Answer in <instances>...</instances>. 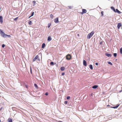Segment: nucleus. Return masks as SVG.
I'll list each match as a JSON object with an SVG mask.
<instances>
[{
  "label": "nucleus",
  "instance_id": "1",
  "mask_svg": "<svg viewBox=\"0 0 122 122\" xmlns=\"http://www.w3.org/2000/svg\"><path fill=\"white\" fill-rule=\"evenodd\" d=\"M0 33L1 34V36L4 37H6V36H8L9 37H11L10 35H7L5 34L4 33V32H3L1 30H0Z\"/></svg>",
  "mask_w": 122,
  "mask_h": 122
},
{
  "label": "nucleus",
  "instance_id": "2",
  "mask_svg": "<svg viewBox=\"0 0 122 122\" xmlns=\"http://www.w3.org/2000/svg\"><path fill=\"white\" fill-rule=\"evenodd\" d=\"M94 33V31H92L87 36V39H90Z\"/></svg>",
  "mask_w": 122,
  "mask_h": 122
},
{
  "label": "nucleus",
  "instance_id": "3",
  "mask_svg": "<svg viewBox=\"0 0 122 122\" xmlns=\"http://www.w3.org/2000/svg\"><path fill=\"white\" fill-rule=\"evenodd\" d=\"M66 59L67 60H69L71 59V56L70 54H68L66 56Z\"/></svg>",
  "mask_w": 122,
  "mask_h": 122
},
{
  "label": "nucleus",
  "instance_id": "4",
  "mask_svg": "<svg viewBox=\"0 0 122 122\" xmlns=\"http://www.w3.org/2000/svg\"><path fill=\"white\" fill-rule=\"evenodd\" d=\"M122 25V24L121 23H119L117 24V27L118 29H119L120 28V27Z\"/></svg>",
  "mask_w": 122,
  "mask_h": 122
},
{
  "label": "nucleus",
  "instance_id": "5",
  "mask_svg": "<svg viewBox=\"0 0 122 122\" xmlns=\"http://www.w3.org/2000/svg\"><path fill=\"white\" fill-rule=\"evenodd\" d=\"M54 22L56 23H58V17L56 18L54 20Z\"/></svg>",
  "mask_w": 122,
  "mask_h": 122
},
{
  "label": "nucleus",
  "instance_id": "6",
  "mask_svg": "<svg viewBox=\"0 0 122 122\" xmlns=\"http://www.w3.org/2000/svg\"><path fill=\"white\" fill-rule=\"evenodd\" d=\"M87 12V10H86L84 9H82V12L81 13V14H83L84 13H86Z\"/></svg>",
  "mask_w": 122,
  "mask_h": 122
},
{
  "label": "nucleus",
  "instance_id": "7",
  "mask_svg": "<svg viewBox=\"0 0 122 122\" xmlns=\"http://www.w3.org/2000/svg\"><path fill=\"white\" fill-rule=\"evenodd\" d=\"M3 22V18L1 16H0V22L2 24Z\"/></svg>",
  "mask_w": 122,
  "mask_h": 122
},
{
  "label": "nucleus",
  "instance_id": "8",
  "mask_svg": "<svg viewBox=\"0 0 122 122\" xmlns=\"http://www.w3.org/2000/svg\"><path fill=\"white\" fill-rule=\"evenodd\" d=\"M39 57V56L38 55H36L35 58L33 59V62L35 61Z\"/></svg>",
  "mask_w": 122,
  "mask_h": 122
},
{
  "label": "nucleus",
  "instance_id": "9",
  "mask_svg": "<svg viewBox=\"0 0 122 122\" xmlns=\"http://www.w3.org/2000/svg\"><path fill=\"white\" fill-rule=\"evenodd\" d=\"M83 65L84 66H86L87 63L86 61L84 60H83Z\"/></svg>",
  "mask_w": 122,
  "mask_h": 122
},
{
  "label": "nucleus",
  "instance_id": "10",
  "mask_svg": "<svg viewBox=\"0 0 122 122\" xmlns=\"http://www.w3.org/2000/svg\"><path fill=\"white\" fill-rule=\"evenodd\" d=\"M115 12H117L118 14H121V12L119 11L117 9H116L115 11Z\"/></svg>",
  "mask_w": 122,
  "mask_h": 122
},
{
  "label": "nucleus",
  "instance_id": "11",
  "mask_svg": "<svg viewBox=\"0 0 122 122\" xmlns=\"http://www.w3.org/2000/svg\"><path fill=\"white\" fill-rule=\"evenodd\" d=\"M105 55L109 57H111L112 56V55L111 54L106 53L105 54Z\"/></svg>",
  "mask_w": 122,
  "mask_h": 122
},
{
  "label": "nucleus",
  "instance_id": "12",
  "mask_svg": "<svg viewBox=\"0 0 122 122\" xmlns=\"http://www.w3.org/2000/svg\"><path fill=\"white\" fill-rule=\"evenodd\" d=\"M8 122H12V119L10 118H8Z\"/></svg>",
  "mask_w": 122,
  "mask_h": 122
},
{
  "label": "nucleus",
  "instance_id": "13",
  "mask_svg": "<svg viewBox=\"0 0 122 122\" xmlns=\"http://www.w3.org/2000/svg\"><path fill=\"white\" fill-rule=\"evenodd\" d=\"M52 40V38L50 36H49L48 37V41H51Z\"/></svg>",
  "mask_w": 122,
  "mask_h": 122
},
{
  "label": "nucleus",
  "instance_id": "14",
  "mask_svg": "<svg viewBox=\"0 0 122 122\" xmlns=\"http://www.w3.org/2000/svg\"><path fill=\"white\" fill-rule=\"evenodd\" d=\"M120 104H118L117 105V106H116L113 107L112 108L115 109L117 108L118 107V106Z\"/></svg>",
  "mask_w": 122,
  "mask_h": 122
},
{
  "label": "nucleus",
  "instance_id": "15",
  "mask_svg": "<svg viewBox=\"0 0 122 122\" xmlns=\"http://www.w3.org/2000/svg\"><path fill=\"white\" fill-rule=\"evenodd\" d=\"M98 86L97 85H94L92 86V88L93 89H96L97 88Z\"/></svg>",
  "mask_w": 122,
  "mask_h": 122
},
{
  "label": "nucleus",
  "instance_id": "16",
  "mask_svg": "<svg viewBox=\"0 0 122 122\" xmlns=\"http://www.w3.org/2000/svg\"><path fill=\"white\" fill-rule=\"evenodd\" d=\"M65 69V68L64 67H61L60 68V69L61 71H64Z\"/></svg>",
  "mask_w": 122,
  "mask_h": 122
},
{
  "label": "nucleus",
  "instance_id": "17",
  "mask_svg": "<svg viewBox=\"0 0 122 122\" xmlns=\"http://www.w3.org/2000/svg\"><path fill=\"white\" fill-rule=\"evenodd\" d=\"M111 9L114 12H115V10L114 7L112 6L111 7Z\"/></svg>",
  "mask_w": 122,
  "mask_h": 122
},
{
  "label": "nucleus",
  "instance_id": "18",
  "mask_svg": "<svg viewBox=\"0 0 122 122\" xmlns=\"http://www.w3.org/2000/svg\"><path fill=\"white\" fill-rule=\"evenodd\" d=\"M45 44L44 43H43L42 44V48H44L45 47Z\"/></svg>",
  "mask_w": 122,
  "mask_h": 122
},
{
  "label": "nucleus",
  "instance_id": "19",
  "mask_svg": "<svg viewBox=\"0 0 122 122\" xmlns=\"http://www.w3.org/2000/svg\"><path fill=\"white\" fill-rule=\"evenodd\" d=\"M89 68L91 69L92 70V69L93 68L92 66L91 65H90Z\"/></svg>",
  "mask_w": 122,
  "mask_h": 122
},
{
  "label": "nucleus",
  "instance_id": "20",
  "mask_svg": "<svg viewBox=\"0 0 122 122\" xmlns=\"http://www.w3.org/2000/svg\"><path fill=\"white\" fill-rule=\"evenodd\" d=\"M120 54H122V47L120 48Z\"/></svg>",
  "mask_w": 122,
  "mask_h": 122
},
{
  "label": "nucleus",
  "instance_id": "21",
  "mask_svg": "<svg viewBox=\"0 0 122 122\" xmlns=\"http://www.w3.org/2000/svg\"><path fill=\"white\" fill-rule=\"evenodd\" d=\"M34 86L36 88H38V87L37 86V85L36 84H34Z\"/></svg>",
  "mask_w": 122,
  "mask_h": 122
},
{
  "label": "nucleus",
  "instance_id": "22",
  "mask_svg": "<svg viewBox=\"0 0 122 122\" xmlns=\"http://www.w3.org/2000/svg\"><path fill=\"white\" fill-rule=\"evenodd\" d=\"M50 64L51 65H54V62H51L50 63Z\"/></svg>",
  "mask_w": 122,
  "mask_h": 122
},
{
  "label": "nucleus",
  "instance_id": "23",
  "mask_svg": "<svg viewBox=\"0 0 122 122\" xmlns=\"http://www.w3.org/2000/svg\"><path fill=\"white\" fill-rule=\"evenodd\" d=\"M103 13H104V12L103 11H102L101 12V14L102 15V16L103 15Z\"/></svg>",
  "mask_w": 122,
  "mask_h": 122
},
{
  "label": "nucleus",
  "instance_id": "24",
  "mask_svg": "<svg viewBox=\"0 0 122 122\" xmlns=\"http://www.w3.org/2000/svg\"><path fill=\"white\" fill-rule=\"evenodd\" d=\"M32 22L31 21H29L28 22V24H30V25H31V23Z\"/></svg>",
  "mask_w": 122,
  "mask_h": 122
},
{
  "label": "nucleus",
  "instance_id": "25",
  "mask_svg": "<svg viewBox=\"0 0 122 122\" xmlns=\"http://www.w3.org/2000/svg\"><path fill=\"white\" fill-rule=\"evenodd\" d=\"M32 2L33 3V6H34L35 5V4L36 3V1H33Z\"/></svg>",
  "mask_w": 122,
  "mask_h": 122
},
{
  "label": "nucleus",
  "instance_id": "26",
  "mask_svg": "<svg viewBox=\"0 0 122 122\" xmlns=\"http://www.w3.org/2000/svg\"><path fill=\"white\" fill-rule=\"evenodd\" d=\"M50 17L51 18H53V16L52 14H51L50 15Z\"/></svg>",
  "mask_w": 122,
  "mask_h": 122
},
{
  "label": "nucleus",
  "instance_id": "27",
  "mask_svg": "<svg viewBox=\"0 0 122 122\" xmlns=\"http://www.w3.org/2000/svg\"><path fill=\"white\" fill-rule=\"evenodd\" d=\"M34 12H33L32 14H31V16H31H33V15H34Z\"/></svg>",
  "mask_w": 122,
  "mask_h": 122
},
{
  "label": "nucleus",
  "instance_id": "28",
  "mask_svg": "<svg viewBox=\"0 0 122 122\" xmlns=\"http://www.w3.org/2000/svg\"><path fill=\"white\" fill-rule=\"evenodd\" d=\"M51 25V23H49V24H48V28L50 27V26Z\"/></svg>",
  "mask_w": 122,
  "mask_h": 122
},
{
  "label": "nucleus",
  "instance_id": "29",
  "mask_svg": "<svg viewBox=\"0 0 122 122\" xmlns=\"http://www.w3.org/2000/svg\"><path fill=\"white\" fill-rule=\"evenodd\" d=\"M114 57H115L116 56H117V54L116 53H114Z\"/></svg>",
  "mask_w": 122,
  "mask_h": 122
},
{
  "label": "nucleus",
  "instance_id": "30",
  "mask_svg": "<svg viewBox=\"0 0 122 122\" xmlns=\"http://www.w3.org/2000/svg\"><path fill=\"white\" fill-rule=\"evenodd\" d=\"M108 63L109 64H110L111 65H112V63L111 62H110V61L108 62Z\"/></svg>",
  "mask_w": 122,
  "mask_h": 122
},
{
  "label": "nucleus",
  "instance_id": "31",
  "mask_svg": "<svg viewBox=\"0 0 122 122\" xmlns=\"http://www.w3.org/2000/svg\"><path fill=\"white\" fill-rule=\"evenodd\" d=\"M67 99H69L70 98V96H67L66 98Z\"/></svg>",
  "mask_w": 122,
  "mask_h": 122
},
{
  "label": "nucleus",
  "instance_id": "32",
  "mask_svg": "<svg viewBox=\"0 0 122 122\" xmlns=\"http://www.w3.org/2000/svg\"><path fill=\"white\" fill-rule=\"evenodd\" d=\"M64 103L65 104H67V101H65L64 102Z\"/></svg>",
  "mask_w": 122,
  "mask_h": 122
},
{
  "label": "nucleus",
  "instance_id": "33",
  "mask_svg": "<svg viewBox=\"0 0 122 122\" xmlns=\"http://www.w3.org/2000/svg\"><path fill=\"white\" fill-rule=\"evenodd\" d=\"M68 7L69 9H71L72 7L71 6H68Z\"/></svg>",
  "mask_w": 122,
  "mask_h": 122
},
{
  "label": "nucleus",
  "instance_id": "34",
  "mask_svg": "<svg viewBox=\"0 0 122 122\" xmlns=\"http://www.w3.org/2000/svg\"><path fill=\"white\" fill-rule=\"evenodd\" d=\"M5 46V45L4 44H3L2 45V47L3 48H4Z\"/></svg>",
  "mask_w": 122,
  "mask_h": 122
},
{
  "label": "nucleus",
  "instance_id": "35",
  "mask_svg": "<svg viewBox=\"0 0 122 122\" xmlns=\"http://www.w3.org/2000/svg\"><path fill=\"white\" fill-rule=\"evenodd\" d=\"M48 93L47 92H46V93L45 94L46 96H47L48 95Z\"/></svg>",
  "mask_w": 122,
  "mask_h": 122
},
{
  "label": "nucleus",
  "instance_id": "36",
  "mask_svg": "<svg viewBox=\"0 0 122 122\" xmlns=\"http://www.w3.org/2000/svg\"><path fill=\"white\" fill-rule=\"evenodd\" d=\"M65 75L64 73H62V76H64Z\"/></svg>",
  "mask_w": 122,
  "mask_h": 122
},
{
  "label": "nucleus",
  "instance_id": "37",
  "mask_svg": "<svg viewBox=\"0 0 122 122\" xmlns=\"http://www.w3.org/2000/svg\"><path fill=\"white\" fill-rule=\"evenodd\" d=\"M18 17H17V18H15L14 19V20H16L17 19H18Z\"/></svg>",
  "mask_w": 122,
  "mask_h": 122
},
{
  "label": "nucleus",
  "instance_id": "38",
  "mask_svg": "<svg viewBox=\"0 0 122 122\" xmlns=\"http://www.w3.org/2000/svg\"><path fill=\"white\" fill-rule=\"evenodd\" d=\"M95 64L97 66L98 65V63H95Z\"/></svg>",
  "mask_w": 122,
  "mask_h": 122
},
{
  "label": "nucleus",
  "instance_id": "39",
  "mask_svg": "<svg viewBox=\"0 0 122 122\" xmlns=\"http://www.w3.org/2000/svg\"><path fill=\"white\" fill-rule=\"evenodd\" d=\"M30 72L31 73L32 72H31V67H30Z\"/></svg>",
  "mask_w": 122,
  "mask_h": 122
},
{
  "label": "nucleus",
  "instance_id": "40",
  "mask_svg": "<svg viewBox=\"0 0 122 122\" xmlns=\"http://www.w3.org/2000/svg\"><path fill=\"white\" fill-rule=\"evenodd\" d=\"M26 87L27 88L28 87H27V85H26Z\"/></svg>",
  "mask_w": 122,
  "mask_h": 122
},
{
  "label": "nucleus",
  "instance_id": "41",
  "mask_svg": "<svg viewBox=\"0 0 122 122\" xmlns=\"http://www.w3.org/2000/svg\"><path fill=\"white\" fill-rule=\"evenodd\" d=\"M77 36H79V34H77Z\"/></svg>",
  "mask_w": 122,
  "mask_h": 122
},
{
  "label": "nucleus",
  "instance_id": "42",
  "mask_svg": "<svg viewBox=\"0 0 122 122\" xmlns=\"http://www.w3.org/2000/svg\"><path fill=\"white\" fill-rule=\"evenodd\" d=\"M1 109H2L1 108H0V110H1Z\"/></svg>",
  "mask_w": 122,
  "mask_h": 122
},
{
  "label": "nucleus",
  "instance_id": "43",
  "mask_svg": "<svg viewBox=\"0 0 122 122\" xmlns=\"http://www.w3.org/2000/svg\"><path fill=\"white\" fill-rule=\"evenodd\" d=\"M1 109H2L1 108H0V110H1Z\"/></svg>",
  "mask_w": 122,
  "mask_h": 122
},
{
  "label": "nucleus",
  "instance_id": "44",
  "mask_svg": "<svg viewBox=\"0 0 122 122\" xmlns=\"http://www.w3.org/2000/svg\"><path fill=\"white\" fill-rule=\"evenodd\" d=\"M107 106H109V105H107Z\"/></svg>",
  "mask_w": 122,
  "mask_h": 122
},
{
  "label": "nucleus",
  "instance_id": "45",
  "mask_svg": "<svg viewBox=\"0 0 122 122\" xmlns=\"http://www.w3.org/2000/svg\"><path fill=\"white\" fill-rule=\"evenodd\" d=\"M107 106H109V105H107Z\"/></svg>",
  "mask_w": 122,
  "mask_h": 122
},
{
  "label": "nucleus",
  "instance_id": "46",
  "mask_svg": "<svg viewBox=\"0 0 122 122\" xmlns=\"http://www.w3.org/2000/svg\"><path fill=\"white\" fill-rule=\"evenodd\" d=\"M1 122V120H0V122Z\"/></svg>",
  "mask_w": 122,
  "mask_h": 122
}]
</instances>
